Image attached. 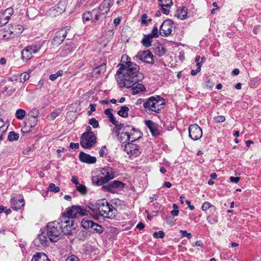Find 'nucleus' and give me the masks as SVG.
<instances>
[{
    "mask_svg": "<svg viewBox=\"0 0 261 261\" xmlns=\"http://www.w3.org/2000/svg\"><path fill=\"white\" fill-rule=\"evenodd\" d=\"M117 71V82L121 87L130 88L143 79L140 67L136 63L123 61Z\"/></svg>",
    "mask_w": 261,
    "mask_h": 261,
    "instance_id": "nucleus-1",
    "label": "nucleus"
},
{
    "mask_svg": "<svg viewBox=\"0 0 261 261\" xmlns=\"http://www.w3.org/2000/svg\"><path fill=\"white\" fill-rule=\"evenodd\" d=\"M165 100L159 96H151L143 103V107L148 114L159 113L164 108Z\"/></svg>",
    "mask_w": 261,
    "mask_h": 261,
    "instance_id": "nucleus-2",
    "label": "nucleus"
},
{
    "mask_svg": "<svg viewBox=\"0 0 261 261\" xmlns=\"http://www.w3.org/2000/svg\"><path fill=\"white\" fill-rule=\"evenodd\" d=\"M98 212L100 216L110 219L115 218L117 211L106 199L97 200Z\"/></svg>",
    "mask_w": 261,
    "mask_h": 261,
    "instance_id": "nucleus-3",
    "label": "nucleus"
},
{
    "mask_svg": "<svg viewBox=\"0 0 261 261\" xmlns=\"http://www.w3.org/2000/svg\"><path fill=\"white\" fill-rule=\"evenodd\" d=\"M62 227L59 220L48 223L45 232L50 242H56L59 240L62 233Z\"/></svg>",
    "mask_w": 261,
    "mask_h": 261,
    "instance_id": "nucleus-4",
    "label": "nucleus"
},
{
    "mask_svg": "<svg viewBox=\"0 0 261 261\" xmlns=\"http://www.w3.org/2000/svg\"><path fill=\"white\" fill-rule=\"evenodd\" d=\"M88 214H89V212L86 208L82 207L81 206L74 205L71 207H68L62 217H66L68 219L72 220L73 218L88 215Z\"/></svg>",
    "mask_w": 261,
    "mask_h": 261,
    "instance_id": "nucleus-5",
    "label": "nucleus"
},
{
    "mask_svg": "<svg viewBox=\"0 0 261 261\" xmlns=\"http://www.w3.org/2000/svg\"><path fill=\"white\" fill-rule=\"evenodd\" d=\"M109 180H92L94 184L97 186H102V188L112 193L116 192L117 189H122L124 187V184L119 180H113L111 182Z\"/></svg>",
    "mask_w": 261,
    "mask_h": 261,
    "instance_id": "nucleus-6",
    "label": "nucleus"
},
{
    "mask_svg": "<svg viewBox=\"0 0 261 261\" xmlns=\"http://www.w3.org/2000/svg\"><path fill=\"white\" fill-rule=\"evenodd\" d=\"M96 142V137L92 132H85L81 137V145L85 149L91 148Z\"/></svg>",
    "mask_w": 261,
    "mask_h": 261,
    "instance_id": "nucleus-7",
    "label": "nucleus"
},
{
    "mask_svg": "<svg viewBox=\"0 0 261 261\" xmlns=\"http://www.w3.org/2000/svg\"><path fill=\"white\" fill-rule=\"evenodd\" d=\"M59 222L62 226V232L64 234L71 235L72 231L74 230L77 227V224L74 220L68 219L66 217H62L59 220Z\"/></svg>",
    "mask_w": 261,
    "mask_h": 261,
    "instance_id": "nucleus-8",
    "label": "nucleus"
},
{
    "mask_svg": "<svg viewBox=\"0 0 261 261\" xmlns=\"http://www.w3.org/2000/svg\"><path fill=\"white\" fill-rule=\"evenodd\" d=\"M124 130L125 132H122V135H124L126 137L125 142L128 141L134 142L142 137V133L134 127L126 125L125 126Z\"/></svg>",
    "mask_w": 261,
    "mask_h": 261,
    "instance_id": "nucleus-9",
    "label": "nucleus"
},
{
    "mask_svg": "<svg viewBox=\"0 0 261 261\" xmlns=\"http://www.w3.org/2000/svg\"><path fill=\"white\" fill-rule=\"evenodd\" d=\"M96 179H112L117 176V173L109 167L97 169Z\"/></svg>",
    "mask_w": 261,
    "mask_h": 261,
    "instance_id": "nucleus-10",
    "label": "nucleus"
},
{
    "mask_svg": "<svg viewBox=\"0 0 261 261\" xmlns=\"http://www.w3.org/2000/svg\"><path fill=\"white\" fill-rule=\"evenodd\" d=\"M188 130L189 137L193 140H198L202 136V129L197 124L191 125Z\"/></svg>",
    "mask_w": 261,
    "mask_h": 261,
    "instance_id": "nucleus-11",
    "label": "nucleus"
},
{
    "mask_svg": "<svg viewBox=\"0 0 261 261\" xmlns=\"http://www.w3.org/2000/svg\"><path fill=\"white\" fill-rule=\"evenodd\" d=\"M173 22L171 19L165 20L160 27V35L162 36H168L172 32Z\"/></svg>",
    "mask_w": 261,
    "mask_h": 261,
    "instance_id": "nucleus-12",
    "label": "nucleus"
},
{
    "mask_svg": "<svg viewBox=\"0 0 261 261\" xmlns=\"http://www.w3.org/2000/svg\"><path fill=\"white\" fill-rule=\"evenodd\" d=\"M124 150L130 156H137L140 153L139 146L134 143V142H129L128 141L124 145Z\"/></svg>",
    "mask_w": 261,
    "mask_h": 261,
    "instance_id": "nucleus-13",
    "label": "nucleus"
},
{
    "mask_svg": "<svg viewBox=\"0 0 261 261\" xmlns=\"http://www.w3.org/2000/svg\"><path fill=\"white\" fill-rule=\"evenodd\" d=\"M69 30V28L68 27H66L57 32L55 34L52 44L55 46H58L60 44L66 37L67 31Z\"/></svg>",
    "mask_w": 261,
    "mask_h": 261,
    "instance_id": "nucleus-14",
    "label": "nucleus"
},
{
    "mask_svg": "<svg viewBox=\"0 0 261 261\" xmlns=\"http://www.w3.org/2000/svg\"><path fill=\"white\" fill-rule=\"evenodd\" d=\"M135 58L148 64H153V56L149 50L139 52Z\"/></svg>",
    "mask_w": 261,
    "mask_h": 261,
    "instance_id": "nucleus-15",
    "label": "nucleus"
},
{
    "mask_svg": "<svg viewBox=\"0 0 261 261\" xmlns=\"http://www.w3.org/2000/svg\"><path fill=\"white\" fill-rule=\"evenodd\" d=\"M48 237L45 231L42 232L40 234L38 235L37 238L34 241V245L39 248H43L48 246V241L47 240Z\"/></svg>",
    "mask_w": 261,
    "mask_h": 261,
    "instance_id": "nucleus-16",
    "label": "nucleus"
},
{
    "mask_svg": "<svg viewBox=\"0 0 261 261\" xmlns=\"http://www.w3.org/2000/svg\"><path fill=\"white\" fill-rule=\"evenodd\" d=\"M84 21L91 20L92 22H95L99 19L98 14L96 9H93L91 11L85 12L83 16Z\"/></svg>",
    "mask_w": 261,
    "mask_h": 261,
    "instance_id": "nucleus-17",
    "label": "nucleus"
},
{
    "mask_svg": "<svg viewBox=\"0 0 261 261\" xmlns=\"http://www.w3.org/2000/svg\"><path fill=\"white\" fill-rule=\"evenodd\" d=\"M65 10L64 5L61 3L53 7L48 11V15L51 17H56L62 14Z\"/></svg>",
    "mask_w": 261,
    "mask_h": 261,
    "instance_id": "nucleus-18",
    "label": "nucleus"
},
{
    "mask_svg": "<svg viewBox=\"0 0 261 261\" xmlns=\"http://www.w3.org/2000/svg\"><path fill=\"white\" fill-rule=\"evenodd\" d=\"M112 5L113 4L111 3L110 0H103L97 10L98 14H107L109 12L110 9Z\"/></svg>",
    "mask_w": 261,
    "mask_h": 261,
    "instance_id": "nucleus-19",
    "label": "nucleus"
},
{
    "mask_svg": "<svg viewBox=\"0 0 261 261\" xmlns=\"http://www.w3.org/2000/svg\"><path fill=\"white\" fill-rule=\"evenodd\" d=\"M25 203L23 198H13L11 200V208L15 211H18L24 206Z\"/></svg>",
    "mask_w": 261,
    "mask_h": 261,
    "instance_id": "nucleus-20",
    "label": "nucleus"
},
{
    "mask_svg": "<svg viewBox=\"0 0 261 261\" xmlns=\"http://www.w3.org/2000/svg\"><path fill=\"white\" fill-rule=\"evenodd\" d=\"M79 156L80 160L83 163L93 164L96 162V158L95 156H91L82 151L80 153Z\"/></svg>",
    "mask_w": 261,
    "mask_h": 261,
    "instance_id": "nucleus-21",
    "label": "nucleus"
},
{
    "mask_svg": "<svg viewBox=\"0 0 261 261\" xmlns=\"http://www.w3.org/2000/svg\"><path fill=\"white\" fill-rule=\"evenodd\" d=\"M38 122L37 119L30 118L25 122L24 126L22 128L23 132H30L35 127Z\"/></svg>",
    "mask_w": 261,
    "mask_h": 261,
    "instance_id": "nucleus-22",
    "label": "nucleus"
},
{
    "mask_svg": "<svg viewBox=\"0 0 261 261\" xmlns=\"http://www.w3.org/2000/svg\"><path fill=\"white\" fill-rule=\"evenodd\" d=\"M146 125L149 128L151 134L153 136H159L160 134L158 126L152 121L148 120L145 121Z\"/></svg>",
    "mask_w": 261,
    "mask_h": 261,
    "instance_id": "nucleus-23",
    "label": "nucleus"
},
{
    "mask_svg": "<svg viewBox=\"0 0 261 261\" xmlns=\"http://www.w3.org/2000/svg\"><path fill=\"white\" fill-rule=\"evenodd\" d=\"M14 32L10 30H6L3 29L0 30V39H9L12 37Z\"/></svg>",
    "mask_w": 261,
    "mask_h": 261,
    "instance_id": "nucleus-24",
    "label": "nucleus"
},
{
    "mask_svg": "<svg viewBox=\"0 0 261 261\" xmlns=\"http://www.w3.org/2000/svg\"><path fill=\"white\" fill-rule=\"evenodd\" d=\"M106 70V64L105 63L98 66L93 69L92 74L93 75H98L104 73Z\"/></svg>",
    "mask_w": 261,
    "mask_h": 261,
    "instance_id": "nucleus-25",
    "label": "nucleus"
},
{
    "mask_svg": "<svg viewBox=\"0 0 261 261\" xmlns=\"http://www.w3.org/2000/svg\"><path fill=\"white\" fill-rule=\"evenodd\" d=\"M48 257L43 252H37L32 257L31 261H45Z\"/></svg>",
    "mask_w": 261,
    "mask_h": 261,
    "instance_id": "nucleus-26",
    "label": "nucleus"
},
{
    "mask_svg": "<svg viewBox=\"0 0 261 261\" xmlns=\"http://www.w3.org/2000/svg\"><path fill=\"white\" fill-rule=\"evenodd\" d=\"M73 184H75L77 191L82 194H86L87 192L86 186L79 182V180H72Z\"/></svg>",
    "mask_w": 261,
    "mask_h": 261,
    "instance_id": "nucleus-27",
    "label": "nucleus"
},
{
    "mask_svg": "<svg viewBox=\"0 0 261 261\" xmlns=\"http://www.w3.org/2000/svg\"><path fill=\"white\" fill-rule=\"evenodd\" d=\"M152 37L150 35H145L144 36L142 40V43L146 47H150L151 45Z\"/></svg>",
    "mask_w": 261,
    "mask_h": 261,
    "instance_id": "nucleus-28",
    "label": "nucleus"
},
{
    "mask_svg": "<svg viewBox=\"0 0 261 261\" xmlns=\"http://www.w3.org/2000/svg\"><path fill=\"white\" fill-rule=\"evenodd\" d=\"M132 94L133 95H136L139 93L140 92H142L145 90V87L141 84H138L136 86H132Z\"/></svg>",
    "mask_w": 261,
    "mask_h": 261,
    "instance_id": "nucleus-29",
    "label": "nucleus"
},
{
    "mask_svg": "<svg viewBox=\"0 0 261 261\" xmlns=\"http://www.w3.org/2000/svg\"><path fill=\"white\" fill-rule=\"evenodd\" d=\"M21 58L23 61H27L32 58V55L31 52L28 50V48L25 47L21 51Z\"/></svg>",
    "mask_w": 261,
    "mask_h": 261,
    "instance_id": "nucleus-30",
    "label": "nucleus"
},
{
    "mask_svg": "<svg viewBox=\"0 0 261 261\" xmlns=\"http://www.w3.org/2000/svg\"><path fill=\"white\" fill-rule=\"evenodd\" d=\"M28 50L31 52L32 55L33 54L37 53L41 48V45L39 43H35L32 45L27 46Z\"/></svg>",
    "mask_w": 261,
    "mask_h": 261,
    "instance_id": "nucleus-31",
    "label": "nucleus"
},
{
    "mask_svg": "<svg viewBox=\"0 0 261 261\" xmlns=\"http://www.w3.org/2000/svg\"><path fill=\"white\" fill-rule=\"evenodd\" d=\"M154 53L159 57L163 56L165 53V49L161 44H159L154 49Z\"/></svg>",
    "mask_w": 261,
    "mask_h": 261,
    "instance_id": "nucleus-32",
    "label": "nucleus"
},
{
    "mask_svg": "<svg viewBox=\"0 0 261 261\" xmlns=\"http://www.w3.org/2000/svg\"><path fill=\"white\" fill-rule=\"evenodd\" d=\"M128 107L126 106H123L121 108V109L118 112V114L122 117L125 118L128 116Z\"/></svg>",
    "mask_w": 261,
    "mask_h": 261,
    "instance_id": "nucleus-33",
    "label": "nucleus"
},
{
    "mask_svg": "<svg viewBox=\"0 0 261 261\" xmlns=\"http://www.w3.org/2000/svg\"><path fill=\"white\" fill-rule=\"evenodd\" d=\"M187 9L186 7H182L179 11L178 17L181 20H184L187 17Z\"/></svg>",
    "mask_w": 261,
    "mask_h": 261,
    "instance_id": "nucleus-34",
    "label": "nucleus"
},
{
    "mask_svg": "<svg viewBox=\"0 0 261 261\" xmlns=\"http://www.w3.org/2000/svg\"><path fill=\"white\" fill-rule=\"evenodd\" d=\"M94 222L88 219H84L81 222V225L85 229L89 228L92 227Z\"/></svg>",
    "mask_w": 261,
    "mask_h": 261,
    "instance_id": "nucleus-35",
    "label": "nucleus"
},
{
    "mask_svg": "<svg viewBox=\"0 0 261 261\" xmlns=\"http://www.w3.org/2000/svg\"><path fill=\"white\" fill-rule=\"evenodd\" d=\"M71 52L70 46L69 45H66L60 51V54L61 56L65 57L69 55Z\"/></svg>",
    "mask_w": 261,
    "mask_h": 261,
    "instance_id": "nucleus-36",
    "label": "nucleus"
},
{
    "mask_svg": "<svg viewBox=\"0 0 261 261\" xmlns=\"http://www.w3.org/2000/svg\"><path fill=\"white\" fill-rule=\"evenodd\" d=\"M19 138V134L17 133H16L15 132L13 131H11L9 133L8 136V140L9 141H16Z\"/></svg>",
    "mask_w": 261,
    "mask_h": 261,
    "instance_id": "nucleus-37",
    "label": "nucleus"
},
{
    "mask_svg": "<svg viewBox=\"0 0 261 261\" xmlns=\"http://www.w3.org/2000/svg\"><path fill=\"white\" fill-rule=\"evenodd\" d=\"M91 228L99 234H101L104 231V228L102 226L95 222Z\"/></svg>",
    "mask_w": 261,
    "mask_h": 261,
    "instance_id": "nucleus-38",
    "label": "nucleus"
},
{
    "mask_svg": "<svg viewBox=\"0 0 261 261\" xmlns=\"http://www.w3.org/2000/svg\"><path fill=\"white\" fill-rule=\"evenodd\" d=\"M39 114V111L38 109L34 108L31 110L29 113V116L31 118L37 119Z\"/></svg>",
    "mask_w": 261,
    "mask_h": 261,
    "instance_id": "nucleus-39",
    "label": "nucleus"
},
{
    "mask_svg": "<svg viewBox=\"0 0 261 261\" xmlns=\"http://www.w3.org/2000/svg\"><path fill=\"white\" fill-rule=\"evenodd\" d=\"M86 207L91 210L93 213H97L98 212L97 201L95 203H88Z\"/></svg>",
    "mask_w": 261,
    "mask_h": 261,
    "instance_id": "nucleus-40",
    "label": "nucleus"
},
{
    "mask_svg": "<svg viewBox=\"0 0 261 261\" xmlns=\"http://www.w3.org/2000/svg\"><path fill=\"white\" fill-rule=\"evenodd\" d=\"M25 114V111L22 109H18L15 114L16 118L20 120L22 119L24 117Z\"/></svg>",
    "mask_w": 261,
    "mask_h": 261,
    "instance_id": "nucleus-41",
    "label": "nucleus"
},
{
    "mask_svg": "<svg viewBox=\"0 0 261 261\" xmlns=\"http://www.w3.org/2000/svg\"><path fill=\"white\" fill-rule=\"evenodd\" d=\"M159 1L160 2L159 5L163 7H171L173 5L172 0H159Z\"/></svg>",
    "mask_w": 261,
    "mask_h": 261,
    "instance_id": "nucleus-42",
    "label": "nucleus"
},
{
    "mask_svg": "<svg viewBox=\"0 0 261 261\" xmlns=\"http://www.w3.org/2000/svg\"><path fill=\"white\" fill-rule=\"evenodd\" d=\"M63 74V71L62 70H59L57 72L54 74H52L49 76V79L54 81L56 80L58 77L61 76Z\"/></svg>",
    "mask_w": 261,
    "mask_h": 261,
    "instance_id": "nucleus-43",
    "label": "nucleus"
},
{
    "mask_svg": "<svg viewBox=\"0 0 261 261\" xmlns=\"http://www.w3.org/2000/svg\"><path fill=\"white\" fill-rule=\"evenodd\" d=\"M9 19V16H6L3 13L0 14V20L3 25L6 24Z\"/></svg>",
    "mask_w": 261,
    "mask_h": 261,
    "instance_id": "nucleus-44",
    "label": "nucleus"
},
{
    "mask_svg": "<svg viewBox=\"0 0 261 261\" xmlns=\"http://www.w3.org/2000/svg\"><path fill=\"white\" fill-rule=\"evenodd\" d=\"M206 220L211 224H214L217 223L218 221V220L216 217H212L211 215L207 216L206 217Z\"/></svg>",
    "mask_w": 261,
    "mask_h": 261,
    "instance_id": "nucleus-45",
    "label": "nucleus"
},
{
    "mask_svg": "<svg viewBox=\"0 0 261 261\" xmlns=\"http://www.w3.org/2000/svg\"><path fill=\"white\" fill-rule=\"evenodd\" d=\"M48 190L50 191L57 193L59 191L60 188L59 187L56 186L54 184H50L48 188Z\"/></svg>",
    "mask_w": 261,
    "mask_h": 261,
    "instance_id": "nucleus-46",
    "label": "nucleus"
},
{
    "mask_svg": "<svg viewBox=\"0 0 261 261\" xmlns=\"http://www.w3.org/2000/svg\"><path fill=\"white\" fill-rule=\"evenodd\" d=\"M30 78L29 74L27 72H23L20 74V82H24L28 80Z\"/></svg>",
    "mask_w": 261,
    "mask_h": 261,
    "instance_id": "nucleus-47",
    "label": "nucleus"
},
{
    "mask_svg": "<svg viewBox=\"0 0 261 261\" xmlns=\"http://www.w3.org/2000/svg\"><path fill=\"white\" fill-rule=\"evenodd\" d=\"M165 236V234H164V232L162 231V230H160L159 231H155V232H154L153 233V237L154 238H161V239H162Z\"/></svg>",
    "mask_w": 261,
    "mask_h": 261,
    "instance_id": "nucleus-48",
    "label": "nucleus"
},
{
    "mask_svg": "<svg viewBox=\"0 0 261 261\" xmlns=\"http://www.w3.org/2000/svg\"><path fill=\"white\" fill-rule=\"evenodd\" d=\"M149 35L153 38H157L159 37L158 29L156 26L153 27L151 33Z\"/></svg>",
    "mask_w": 261,
    "mask_h": 261,
    "instance_id": "nucleus-49",
    "label": "nucleus"
},
{
    "mask_svg": "<svg viewBox=\"0 0 261 261\" xmlns=\"http://www.w3.org/2000/svg\"><path fill=\"white\" fill-rule=\"evenodd\" d=\"M89 124L91 125L94 128H97L99 126V123L97 120L94 118H92L89 120Z\"/></svg>",
    "mask_w": 261,
    "mask_h": 261,
    "instance_id": "nucleus-50",
    "label": "nucleus"
},
{
    "mask_svg": "<svg viewBox=\"0 0 261 261\" xmlns=\"http://www.w3.org/2000/svg\"><path fill=\"white\" fill-rule=\"evenodd\" d=\"M215 122L217 123H221L225 120V117L224 116H217L214 118Z\"/></svg>",
    "mask_w": 261,
    "mask_h": 261,
    "instance_id": "nucleus-51",
    "label": "nucleus"
},
{
    "mask_svg": "<svg viewBox=\"0 0 261 261\" xmlns=\"http://www.w3.org/2000/svg\"><path fill=\"white\" fill-rule=\"evenodd\" d=\"M179 232L181 234L182 237H187L190 239L192 237L191 233H188L186 230H180Z\"/></svg>",
    "mask_w": 261,
    "mask_h": 261,
    "instance_id": "nucleus-52",
    "label": "nucleus"
},
{
    "mask_svg": "<svg viewBox=\"0 0 261 261\" xmlns=\"http://www.w3.org/2000/svg\"><path fill=\"white\" fill-rule=\"evenodd\" d=\"M212 206V205L209 202L206 201L203 203L201 208L203 211H206Z\"/></svg>",
    "mask_w": 261,
    "mask_h": 261,
    "instance_id": "nucleus-53",
    "label": "nucleus"
},
{
    "mask_svg": "<svg viewBox=\"0 0 261 261\" xmlns=\"http://www.w3.org/2000/svg\"><path fill=\"white\" fill-rule=\"evenodd\" d=\"M13 13V10L12 8H8L5 10L3 13L6 16H9V18Z\"/></svg>",
    "mask_w": 261,
    "mask_h": 261,
    "instance_id": "nucleus-54",
    "label": "nucleus"
},
{
    "mask_svg": "<svg viewBox=\"0 0 261 261\" xmlns=\"http://www.w3.org/2000/svg\"><path fill=\"white\" fill-rule=\"evenodd\" d=\"M106 149V147L105 146H102L100 150H99V153L100 157H105L106 156L107 153H106L105 150Z\"/></svg>",
    "mask_w": 261,
    "mask_h": 261,
    "instance_id": "nucleus-55",
    "label": "nucleus"
},
{
    "mask_svg": "<svg viewBox=\"0 0 261 261\" xmlns=\"http://www.w3.org/2000/svg\"><path fill=\"white\" fill-rule=\"evenodd\" d=\"M161 7V9L162 12L165 14H168L170 12V9L171 7H165L163 6H160Z\"/></svg>",
    "mask_w": 261,
    "mask_h": 261,
    "instance_id": "nucleus-56",
    "label": "nucleus"
},
{
    "mask_svg": "<svg viewBox=\"0 0 261 261\" xmlns=\"http://www.w3.org/2000/svg\"><path fill=\"white\" fill-rule=\"evenodd\" d=\"M65 261H79V260L76 256L72 255L68 257Z\"/></svg>",
    "mask_w": 261,
    "mask_h": 261,
    "instance_id": "nucleus-57",
    "label": "nucleus"
},
{
    "mask_svg": "<svg viewBox=\"0 0 261 261\" xmlns=\"http://www.w3.org/2000/svg\"><path fill=\"white\" fill-rule=\"evenodd\" d=\"M147 18H148V16L146 14H143L141 17L142 23L145 24H148Z\"/></svg>",
    "mask_w": 261,
    "mask_h": 261,
    "instance_id": "nucleus-58",
    "label": "nucleus"
},
{
    "mask_svg": "<svg viewBox=\"0 0 261 261\" xmlns=\"http://www.w3.org/2000/svg\"><path fill=\"white\" fill-rule=\"evenodd\" d=\"M105 113L107 116L109 117V118H110L112 117V116H113V115L112 113V110L111 109H107L105 111Z\"/></svg>",
    "mask_w": 261,
    "mask_h": 261,
    "instance_id": "nucleus-59",
    "label": "nucleus"
},
{
    "mask_svg": "<svg viewBox=\"0 0 261 261\" xmlns=\"http://www.w3.org/2000/svg\"><path fill=\"white\" fill-rule=\"evenodd\" d=\"M79 147V144L78 143H71L69 145L70 148H78Z\"/></svg>",
    "mask_w": 261,
    "mask_h": 261,
    "instance_id": "nucleus-60",
    "label": "nucleus"
},
{
    "mask_svg": "<svg viewBox=\"0 0 261 261\" xmlns=\"http://www.w3.org/2000/svg\"><path fill=\"white\" fill-rule=\"evenodd\" d=\"M90 110L88 111L89 115H90L91 114L95 111V105L94 104H90Z\"/></svg>",
    "mask_w": 261,
    "mask_h": 261,
    "instance_id": "nucleus-61",
    "label": "nucleus"
},
{
    "mask_svg": "<svg viewBox=\"0 0 261 261\" xmlns=\"http://www.w3.org/2000/svg\"><path fill=\"white\" fill-rule=\"evenodd\" d=\"M109 119H110V122L112 124H113L114 125H115L116 124L117 125L118 121L117 120H116V119H115V118L114 116H112V117L109 118Z\"/></svg>",
    "mask_w": 261,
    "mask_h": 261,
    "instance_id": "nucleus-62",
    "label": "nucleus"
},
{
    "mask_svg": "<svg viewBox=\"0 0 261 261\" xmlns=\"http://www.w3.org/2000/svg\"><path fill=\"white\" fill-rule=\"evenodd\" d=\"M117 129V131L118 130H121L122 128H123V127L124 128L125 127H124V124H122V123H119V122H118L117 123V125H115Z\"/></svg>",
    "mask_w": 261,
    "mask_h": 261,
    "instance_id": "nucleus-63",
    "label": "nucleus"
},
{
    "mask_svg": "<svg viewBox=\"0 0 261 261\" xmlns=\"http://www.w3.org/2000/svg\"><path fill=\"white\" fill-rule=\"evenodd\" d=\"M7 127L5 125L0 127V134H4L7 130Z\"/></svg>",
    "mask_w": 261,
    "mask_h": 261,
    "instance_id": "nucleus-64",
    "label": "nucleus"
}]
</instances>
